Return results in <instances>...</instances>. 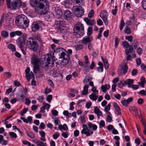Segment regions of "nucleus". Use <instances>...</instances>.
Wrapping results in <instances>:
<instances>
[{
    "mask_svg": "<svg viewBox=\"0 0 146 146\" xmlns=\"http://www.w3.org/2000/svg\"><path fill=\"white\" fill-rule=\"evenodd\" d=\"M65 21L62 20H56L54 27L55 29L58 30V31H61L63 30L62 27H63Z\"/></svg>",
    "mask_w": 146,
    "mask_h": 146,
    "instance_id": "10",
    "label": "nucleus"
},
{
    "mask_svg": "<svg viewBox=\"0 0 146 146\" xmlns=\"http://www.w3.org/2000/svg\"><path fill=\"white\" fill-rule=\"evenodd\" d=\"M40 68L38 64L33 65V71L34 73H36L40 70Z\"/></svg>",
    "mask_w": 146,
    "mask_h": 146,
    "instance_id": "31",
    "label": "nucleus"
},
{
    "mask_svg": "<svg viewBox=\"0 0 146 146\" xmlns=\"http://www.w3.org/2000/svg\"><path fill=\"white\" fill-rule=\"evenodd\" d=\"M113 105L116 111V114L117 115L121 114L120 109L117 104L115 102H113Z\"/></svg>",
    "mask_w": 146,
    "mask_h": 146,
    "instance_id": "21",
    "label": "nucleus"
},
{
    "mask_svg": "<svg viewBox=\"0 0 146 146\" xmlns=\"http://www.w3.org/2000/svg\"><path fill=\"white\" fill-rule=\"evenodd\" d=\"M72 10L75 15L78 17H81L84 13V9L81 6H74Z\"/></svg>",
    "mask_w": 146,
    "mask_h": 146,
    "instance_id": "8",
    "label": "nucleus"
},
{
    "mask_svg": "<svg viewBox=\"0 0 146 146\" xmlns=\"http://www.w3.org/2000/svg\"><path fill=\"white\" fill-rule=\"evenodd\" d=\"M10 6L14 9H18L21 7L22 5V2L21 0H13L10 3Z\"/></svg>",
    "mask_w": 146,
    "mask_h": 146,
    "instance_id": "11",
    "label": "nucleus"
},
{
    "mask_svg": "<svg viewBox=\"0 0 146 146\" xmlns=\"http://www.w3.org/2000/svg\"><path fill=\"white\" fill-rule=\"evenodd\" d=\"M66 52V50L62 48L56 49L54 51V52L59 53V58L62 59L61 61L62 63H64V65H66L68 63L70 59L69 55L66 54L65 53Z\"/></svg>",
    "mask_w": 146,
    "mask_h": 146,
    "instance_id": "4",
    "label": "nucleus"
},
{
    "mask_svg": "<svg viewBox=\"0 0 146 146\" xmlns=\"http://www.w3.org/2000/svg\"><path fill=\"white\" fill-rule=\"evenodd\" d=\"M133 38L132 36H126L125 37V39L128 40L130 42H132L133 40Z\"/></svg>",
    "mask_w": 146,
    "mask_h": 146,
    "instance_id": "47",
    "label": "nucleus"
},
{
    "mask_svg": "<svg viewBox=\"0 0 146 146\" xmlns=\"http://www.w3.org/2000/svg\"><path fill=\"white\" fill-rule=\"evenodd\" d=\"M45 125L44 123L43 122L40 123V125L39 127V128L41 129H44L45 128Z\"/></svg>",
    "mask_w": 146,
    "mask_h": 146,
    "instance_id": "55",
    "label": "nucleus"
},
{
    "mask_svg": "<svg viewBox=\"0 0 146 146\" xmlns=\"http://www.w3.org/2000/svg\"><path fill=\"white\" fill-rule=\"evenodd\" d=\"M73 31V33L75 36L76 38H80L84 34L83 25L80 22L77 23L74 26Z\"/></svg>",
    "mask_w": 146,
    "mask_h": 146,
    "instance_id": "5",
    "label": "nucleus"
},
{
    "mask_svg": "<svg viewBox=\"0 0 146 146\" xmlns=\"http://www.w3.org/2000/svg\"><path fill=\"white\" fill-rule=\"evenodd\" d=\"M123 46L125 48V52L127 56L126 60L127 61L131 60V54L132 53L133 51V48L132 45L129 44L126 41L122 42Z\"/></svg>",
    "mask_w": 146,
    "mask_h": 146,
    "instance_id": "7",
    "label": "nucleus"
},
{
    "mask_svg": "<svg viewBox=\"0 0 146 146\" xmlns=\"http://www.w3.org/2000/svg\"><path fill=\"white\" fill-rule=\"evenodd\" d=\"M94 112L96 115L102 114V112L99 109L98 107H94Z\"/></svg>",
    "mask_w": 146,
    "mask_h": 146,
    "instance_id": "34",
    "label": "nucleus"
},
{
    "mask_svg": "<svg viewBox=\"0 0 146 146\" xmlns=\"http://www.w3.org/2000/svg\"><path fill=\"white\" fill-rule=\"evenodd\" d=\"M26 35H23L21 37H19L16 40L17 46L20 48H21L25 44V40L26 38Z\"/></svg>",
    "mask_w": 146,
    "mask_h": 146,
    "instance_id": "13",
    "label": "nucleus"
},
{
    "mask_svg": "<svg viewBox=\"0 0 146 146\" xmlns=\"http://www.w3.org/2000/svg\"><path fill=\"white\" fill-rule=\"evenodd\" d=\"M94 15V11L93 9H91L89 11L88 14V17L90 18H91L93 17Z\"/></svg>",
    "mask_w": 146,
    "mask_h": 146,
    "instance_id": "39",
    "label": "nucleus"
},
{
    "mask_svg": "<svg viewBox=\"0 0 146 146\" xmlns=\"http://www.w3.org/2000/svg\"><path fill=\"white\" fill-rule=\"evenodd\" d=\"M92 87H93L91 89V91L93 92L94 93L98 94V91L96 90V88L95 87H94V86Z\"/></svg>",
    "mask_w": 146,
    "mask_h": 146,
    "instance_id": "60",
    "label": "nucleus"
},
{
    "mask_svg": "<svg viewBox=\"0 0 146 146\" xmlns=\"http://www.w3.org/2000/svg\"><path fill=\"white\" fill-rule=\"evenodd\" d=\"M39 59L38 58L37 56L35 54H33L31 58V63L32 65H37L39 64Z\"/></svg>",
    "mask_w": 146,
    "mask_h": 146,
    "instance_id": "16",
    "label": "nucleus"
},
{
    "mask_svg": "<svg viewBox=\"0 0 146 146\" xmlns=\"http://www.w3.org/2000/svg\"><path fill=\"white\" fill-rule=\"evenodd\" d=\"M52 96L51 95H49L47 96L46 100L49 102H50L52 100Z\"/></svg>",
    "mask_w": 146,
    "mask_h": 146,
    "instance_id": "59",
    "label": "nucleus"
},
{
    "mask_svg": "<svg viewBox=\"0 0 146 146\" xmlns=\"http://www.w3.org/2000/svg\"><path fill=\"white\" fill-rule=\"evenodd\" d=\"M100 16L103 20L105 25H107L108 14L107 11L106 10L103 11L100 14Z\"/></svg>",
    "mask_w": 146,
    "mask_h": 146,
    "instance_id": "14",
    "label": "nucleus"
},
{
    "mask_svg": "<svg viewBox=\"0 0 146 146\" xmlns=\"http://www.w3.org/2000/svg\"><path fill=\"white\" fill-rule=\"evenodd\" d=\"M39 0H30V5L33 7L36 8Z\"/></svg>",
    "mask_w": 146,
    "mask_h": 146,
    "instance_id": "23",
    "label": "nucleus"
},
{
    "mask_svg": "<svg viewBox=\"0 0 146 146\" xmlns=\"http://www.w3.org/2000/svg\"><path fill=\"white\" fill-rule=\"evenodd\" d=\"M117 6H115V9H113L112 10L111 13L113 15H116L117 12Z\"/></svg>",
    "mask_w": 146,
    "mask_h": 146,
    "instance_id": "53",
    "label": "nucleus"
},
{
    "mask_svg": "<svg viewBox=\"0 0 146 146\" xmlns=\"http://www.w3.org/2000/svg\"><path fill=\"white\" fill-rule=\"evenodd\" d=\"M93 30L92 27H88V30L87 35L88 36H90L92 33Z\"/></svg>",
    "mask_w": 146,
    "mask_h": 146,
    "instance_id": "35",
    "label": "nucleus"
},
{
    "mask_svg": "<svg viewBox=\"0 0 146 146\" xmlns=\"http://www.w3.org/2000/svg\"><path fill=\"white\" fill-rule=\"evenodd\" d=\"M29 21L27 17L23 14L18 15L15 19V23L19 27L25 29L29 25Z\"/></svg>",
    "mask_w": 146,
    "mask_h": 146,
    "instance_id": "2",
    "label": "nucleus"
},
{
    "mask_svg": "<svg viewBox=\"0 0 146 146\" xmlns=\"http://www.w3.org/2000/svg\"><path fill=\"white\" fill-rule=\"evenodd\" d=\"M111 106V104H109L104 108V111H105L108 112V111L110 110Z\"/></svg>",
    "mask_w": 146,
    "mask_h": 146,
    "instance_id": "54",
    "label": "nucleus"
},
{
    "mask_svg": "<svg viewBox=\"0 0 146 146\" xmlns=\"http://www.w3.org/2000/svg\"><path fill=\"white\" fill-rule=\"evenodd\" d=\"M35 39H36V40H38L39 42L41 43L44 44V43L43 42V40L41 39L40 37L39 36H37L35 38Z\"/></svg>",
    "mask_w": 146,
    "mask_h": 146,
    "instance_id": "58",
    "label": "nucleus"
},
{
    "mask_svg": "<svg viewBox=\"0 0 146 146\" xmlns=\"http://www.w3.org/2000/svg\"><path fill=\"white\" fill-rule=\"evenodd\" d=\"M27 135L31 138L33 139L35 138L34 134L32 132L27 131Z\"/></svg>",
    "mask_w": 146,
    "mask_h": 146,
    "instance_id": "41",
    "label": "nucleus"
},
{
    "mask_svg": "<svg viewBox=\"0 0 146 146\" xmlns=\"http://www.w3.org/2000/svg\"><path fill=\"white\" fill-rule=\"evenodd\" d=\"M110 88V86L109 85L107 84H105L101 86V89L103 92H106L107 90H108Z\"/></svg>",
    "mask_w": 146,
    "mask_h": 146,
    "instance_id": "26",
    "label": "nucleus"
},
{
    "mask_svg": "<svg viewBox=\"0 0 146 146\" xmlns=\"http://www.w3.org/2000/svg\"><path fill=\"white\" fill-rule=\"evenodd\" d=\"M99 126L100 128H101L102 127H104L105 126V123L104 120H102L100 121L99 124Z\"/></svg>",
    "mask_w": 146,
    "mask_h": 146,
    "instance_id": "56",
    "label": "nucleus"
},
{
    "mask_svg": "<svg viewBox=\"0 0 146 146\" xmlns=\"http://www.w3.org/2000/svg\"><path fill=\"white\" fill-rule=\"evenodd\" d=\"M89 86L88 84H85L83 87V90L81 93V94L83 95H85L88 93V88Z\"/></svg>",
    "mask_w": 146,
    "mask_h": 146,
    "instance_id": "24",
    "label": "nucleus"
},
{
    "mask_svg": "<svg viewBox=\"0 0 146 146\" xmlns=\"http://www.w3.org/2000/svg\"><path fill=\"white\" fill-rule=\"evenodd\" d=\"M83 47V46L82 44H80L79 45H76L74 46V48L77 50L82 49Z\"/></svg>",
    "mask_w": 146,
    "mask_h": 146,
    "instance_id": "37",
    "label": "nucleus"
},
{
    "mask_svg": "<svg viewBox=\"0 0 146 146\" xmlns=\"http://www.w3.org/2000/svg\"><path fill=\"white\" fill-rule=\"evenodd\" d=\"M25 97V95L23 94H21V95L19 96H18V98L19 101H21L22 102H23Z\"/></svg>",
    "mask_w": 146,
    "mask_h": 146,
    "instance_id": "44",
    "label": "nucleus"
},
{
    "mask_svg": "<svg viewBox=\"0 0 146 146\" xmlns=\"http://www.w3.org/2000/svg\"><path fill=\"white\" fill-rule=\"evenodd\" d=\"M28 110V109L27 108H23L21 111L20 114L22 116L24 115V114Z\"/></svg>",
    "mask_w": 146,
    "mask_h": 146,
    "instance_id": "49",
    "label": "nucleus"
},
{
    "mask_svg": "<svg viewBox=\"0 0 146 146\" xmlns=\"http://www.w3.org/2000/svg\"><path fill=\"white\" fill-rule=\"evenodd\" d=\"M135 142L138 145H139L140 143V141L139 138H137L135 140Z\"/></svg>",
    "mask_w": 146,
    "mask_h": 146,
    "instance_id": "64",
    "label": "nucleus"
},
{
    "mask_svg": "<svg viewBox=\"0 0 146 146\" xmlns=\"http://www.w3.org/2000/svg\"><path fill=\"white\" fill-rule=\"evenodd\" d=\"M55 57L52 56L49 53L46 54L44 58V61H42L41 63L40 66L42 68L46 70L48 69L49 66L52 67L54 64V61H55Z\"/></svg>",
    "mask_w": 146,
    "mask_h": 146,
    "instance_id": "3",
    "label": "nucleus"
},
{
    "mask_svg": "<svg viewBox=\"0 0 146 146\" xmlns=\"http://www.w3.org/2000/svg\"><path fill=\"white\" fill-rule=\"evenodd\" d=\"M39 133L41 136L40 139L43 141H45L46 139L45 138V133L43 131H40Z\"/></svg>",
    "mask_w": 146,
    "mask_h": 146,
    "instance_id": "28",
    "label": "nucleus"
},
{
    "mask_svg": "<svg viewBox=\"0 0 146 146\" xmlns=\"http://www.w3.org/2000/svg\"><path fill=\"white\" fill-rule=\"evenodd\" d=\"M123 70V74L124 75L127 72L128 67L126 63H125L123 65V66L121 68Z\"/></svg>",
    "mask_w": 146,
    "mask_h": 146,
    "instance_id": "29",
    "label": "nucleus"
},
{
    "mask_svg": "<svg viewBox=\"0 0 146 146\" xmlns=\"http://www.w3.org/2000/svg\"><path fill=\"white\" fill-rule=\"evenodd\" d=\"M93 40V38L92 36H90L85 37L83 38L81 40V42L84 44H87L91 42Z\"/></svg>",
    "mask_w": 146,
    "mask_h": 146,
    "instance_id": "15",
    "label": "nucleus"
},
{
    "mask_svg": "<svg viewBox=\"0 0 146 146\" xmlns=\"http://www.w3.org/2000/svg\"><path fill=\"white\" fill-rule=\"evenodd\" d=\"M35 143L36 144L37 146H46L44 145V143L42 141H37V142H35Z\"/></svg>",
    "mask_w": 146,
    "mask_h": 146,
    "instance_id": "45",
    "label": "nucleus"
},
{
    "mask_svg": "<svg viewBox=\"0 0 146 146\" xmlns=\"http://www.w3.org/2000/svg\"><path fill=\"white\" fill-rule=\"evenodd\" d=\"M48 83L49 85L50 86V87H52L53 88H54V85L52 80L50 79H48Z\"/></svg>",
    "mask_w": 146,
    "mask_h": 146,
    "instance_id": "51",
    "label": "nucleus"
},
{
    "mask_svg": "<svg viewBox=\"0 0 146 146\" xmlns=\"http://www.w3.org/2000/svg\"><path fill=\"white\" fill-rule=\"evenodd\" d=\"M125 23L124 22V20L123 19L121 20L120 26V29L121 31L123 29V28L125 26Z\"/></svg>",
    "mask_w": 146,
    "mask_h": 146,
    "instance_id": "40",
    "label": "nucleus"
},
{
    "mask_svg": "<svg viewBox=\"0 0 146 146\" xmlns=\"http://www.w3.org/2000/svg\"><path fill=\"white\" fill-rule=\"evenodd\" d=\"M82 127L83 129L81 131L82 134H85L86 136L88 137L93 133V132L91 129L90 130L88 128L86 124L82 125Z\"/></svg>",
    "mask_w": 146,
    "mask_h": 146,
    "instance_id": "12",
    "label": "nucleus"
},
{
    "mask_svg": "<svg viewBox=\"0 0 146 146\" xmlns=\"http://www.w3.org/2000/svg\"><path fill=\"white\" fill-rule=\"evenodd\" d=\"M43 23L42 21H38L33 22L31 26V28L33 32L38 31L41 28Z\"/></svg>",
    "mask_w": 146,
    "mask_h": 146,
    "instance_id": "9",
    "label": "nucleus"
},
{
    "mask_svg": "<svg viewBox=\"0 0 146 146\" xmlns=\"http://www.w3.org/2000/svg\"><path fill=\"white\" fill-rule=\"evenodd\" d=\"M139 44L138 41L136 39H134L131 42V45L134 49L137 48V47L138 46Z\"/></svg>",
    "mask_w": 146,
    "mask_h": 146,
    "instance_id": "25",
    "label": "nucleus"
},
{
    "mask_svg": "<svg viewBox=\"0 0 146 146\" xmlns=\"http://www.w3.org/2000/svg\"><path fill=\"white\" fill-rule=\"evenodd\" d=\"M63 15L64 17L66 20H69L72 17V14L70 11L66 10L64 11Z\"/></svg>",
    "mask_w": 146,
    "mask_h": 146,
    "instance_id": "17",
    "label": "nucleus"
},
{
    "mask_svg": "<svg viewBox=\"0 0 146 146\" xmlns=\"http://www.w3.org/2000/svg\"><path fill=\"white\" fill-rule=\"evenodd\" d=\"M124 31V32L127 34H130L131 33V30L129 27L128 26H126L125 27Z\"/></svg>",
    "mask_w": 146,
    "mask_h": 146,
    "instance_id": "36",
    "label": "nucleus"
},
{
    "mask_svg": "<svg viewBox=\"0 0 146 146\" xmlns=\"http://www.w3.org/2000/svg\"><path fill=\"white\" fill-rule=\"evenodd\" d=\"M49 7V3L46 0H39L36 8H35V11L40 15H44L47 13Z\"/></svg>",
    "mask_w": 146,
    "mask_h": 146,
    "instance_id": "1",
    "label": "nucleus"
},
{
    "mask_svg": "<svg viewBox=\"0 0 146 146\" xmlns=\"http://www.w3.org/2000/svg\"><path fill=\"white\" fill-rule=\"evenodd\" d=\"M121 102L122 105L125 107L128 106V104L126 100H124L121 101Z\"/></svg>",
    "mask_w": 146,
    "mask_h": 146,
    "instance_id": "48",
    "label": "nucleus"
},
{
    "mask_svg": "<svg viewBox=\"0 0 146 146\" xmlns=\"http://www.w3.org/2000/svg\"><path fill=\"white\" fill-rule=\"evenodd\" d=\"M9 134L11 137H13L14 138H16L17 137L16 134L13 132H9Z\"/></svg>",
    "mask_w": 146,
    "mask_h": 146,
    "instance_id": "43",
    "label": "nucleus"
},
{
    "mask_svg": "<svg viewBox=\"0 0 146 146\" xmlns=\"http://www.w3.org/2000/svg\"><path fill=\"white\" fill-rule=\"evenodd\" d=\"M1 35L4 37L6 38L9 36V34L7 32L5 31H3L1 32Z\"/></svg>",
    "mask_w": 146,
    "mask_h": 146,
    "instance_id": "38",
    "label": "nucleus"
},
{
    "mask_svg": "<svg viewBox=\"0 0 146 146\" xmlns=\"http://www.w3.org/2000/svg\"><path fill=\"white\" fill-rule=\"evenodd\" d=\"M133 83V80L128 79L124 81V83L122 84V86H123L127 85L128 87H130L132 86Z\"/></svg>",
    "mask_w": 146,
    "mask_h": 146,
    "instance_id": "19",
    "label": "nucleus"
},
{
    "mask_svg": "<svg viewBox=\"0 0 146 146\" xmlns=\"http://www.w3.org/2000/svg\"><path fill=\"white\" fill-rule=\"evenodd\" d=\"M52 113L54 115L56 116L58 115V112L56 110H52Z\"/></svg>",
    "mask_w": 146,
    "mask_h": 146,
    "instance_id": "63",
    "label": "nucleus"
},
{
    "mask_svg": "<svg viewBox=\"0 0 146 146\" xmlns=\"http://www.w3.org/2000/svg\"><path fill=\"white\" fill-rule=\"evenodd\" d=\"M7 47L9 49L13 52H15L16 50L15 46L12 44H9Z\"/></svg>",
    "mask_w": 146,
    "mask_h": 146,
    "instance_id": "33",
    "label": "nucleus"
},
{
    "mask_svg": "<svg viewBox=\"0 0 146 146\" xmlns=\"http://www.w3.org/2000/svg\"><path fill=\"white\" fill-rule=\"evenodd\" d=\"M138 72V70L135 69H133L131 72V75L132 76L136 75Z\"/></svg>",
    "mask_w": 146,
    "mask_h": 146,
    "instance_id": "52",
    "label": "nucleus"
},
{
    "mask_svg": "<svg viewBox=\"0 0 146 146\" xmlns=\"http://www.w3.org/2000/svg\"><path fill=\"white\" fill-rule=\"evenodd\" d=\"M130 111L131 113L134 116H137L138 114V109L137 107L135 106L130 107L129 108Z\"/></svg>",
    "mask_w": 146,
    "mask_h": 146,
    "instance_id": "18",
    "label": "nucleus"
},
{
    "mask_svg": "<svg viewBox=\"0 0 146 146\" xmlns=\"http://www.w3.org/2000/svg\"><path fill=\"white\" fill-rule=\"evenodd\" d=\"M141 3L142 8L144 10H146V0H142Z\"/></svg>",
    "mask_w": 146,
    "mask_h": 146,
    "instance_id": "46",
    "label": "nucleus"
},
{
    "mask_svg": "<svg viewBox=\"0 0 146 146\" xmlns=\"http://www.w3.org/2000/svg\"><path fill=\"white\" fill-rule=\"evenodd\" d=\"M137 52L138 54H140L142 53V49L140 47L138 48L137 49Z\"/></svg>",
    "mask_w": 146,
    "mask_h": 146,
    "instance_id": "62",
    "label": "nucleus"
},
{
    "mask_svg": "<svg viewBox=\"0 0 146 146\" xmlns=\"http://www.w3.org/2000/svg\"><path fill=\"white\" fill-rule=\"evenodd\" d=\"M63 38L67 41H69V40H70L71 37L69 35V34H68L67 35L66 34L65 35L63 36Z\"/></svg>",
    "mask_w": 146,
    "mask_h": 146,
    "instance_id": "42",
    "label": "nucleus"
},
{
    "mask_svg": "<svg viewBox=\"0 0 146 146\" xmlns=\"http://www.w3.org/2000/svg\"><path fill=\"white\" fill-rule=\"evenodd\" d=\"M55 12L56 16L59 17H60L62 14L61 10L58 7L55 8Z\"/></svg>",
    "mask_w": 146,
    "mask_h": 146,
    "instance_id": "22",
    "label": "nucleus"
},
{
    "mask_svg": "<svg viewBox=\"0 0 146 146\" xmlns=\"http://www.w3.org/2000/svg\"><path fill=\"white\" fill-rule=\"evenodd\" d=\"M144 102V100L143 98H140L137 101V103L139 105H141Z\"/></svg>",
    "mask_w": 146,
    "mask_h": 146,
    "instance_id": "57",
    "label": "nucleus"
},
{
    "mask_svg": "<svg viewBox=\"0 0 146 146\" xmlns=\"http://www.w3.org/2000/svg\"><path fill=\"white\" fill-rule=\"evenodd\" d=\"M120 41V40L118 38L116 37L115 40V46L116 48H117L118 46V44H119V42Z\"/></svg>",
    "mask_w": 146,
    "mask_h": 146,
    "instance_id": "50",
    "label": "nucleus"
},
{
    "mask_svg": "<svg viewBox=\"0 0 146 146\" xmlns=\"http://www.w3.org/2000/svg\"><path fill=\"white\" fill-rule=\"evenodd\" d=\"M84 20L87 24L89 26H93L95 23V21L94 20L86 18L84 19Z\"/></svg>",
    "mask_w": 146,
    "mask_h": 146,
    "instance_id": "20",
    "label": "nucleus"
},
{
    "mask_svg": "<svg viewBox=\"0 0 146 146\" xmlns=\"http://www.w3.org/2000/svg\"><path fill=\"white\" fill-rule=\"evenodd\" d=\"M87 124L89 127H92L93 130H96L97 129V126L96 125L93 124L90 122L88 123Z\"/></svg>",
    "mask_w": 146,
    "mask_h": 146,
    "instance_id": "32",
    "label": "nucleus"
},
{
    "mask_svg": "<svg viewBox=\"0 0 146 146\" xmlns=\"http://www.w3.org/2000/svg\"><path fill=\"white\" fill-rule=\"evenodd\" d=\"M75 104V102H71L70 104V109L71 110H72L74 109L73 105Z\"/></svg>",
    "mask_w": 146,
    "mask_h": 146,
    "instance_id": "61",
    "label": "nucleus"
},
{
    "mask_svg": "<svg viewBox=\"0 0 146 146\" xmlns=\"http://www.w3.org/2000/svg\"><path fill=\"white\" fill-rule=\"evenodd\" d=\"M98 94L93 93L91 94L89 96V98L91 100L96 101L98 98V96L96 95V94Z\"/></svg>",
    "mask_w": 146,
    "mask_h": 146,
    "instance_id": "27",
    "label": "nucleus"
},
{
    "mask_svg": "<svg viewBox=\"0 0 146 146\" xmlns=\"http://www.w3.org/2000/svg\"><path fill=\"white\" fill-rule=\"evenodd\" d=\"M26 44L27 47L33 51H37L38 44L35 37H31L28 38Z\"/></svg>",
    "mask_w": 146,
    "mask_h": 146,
    "instance_id": "6",
    "label": "nucleus"
},
{
    "mask_svg": "<svg viewBox=\"0 0 146 146\" xmlns=\"http://www.w3.org/2000/svg\"><path fill=\"white\" fill-rule=\"evenodd\" d=\"M74 3L78 4L82 6L84 3V0H72Z\"/></svg>",
    "mask_w": 146,
    "mask_h": 146,
    "instance_id": "30",
    "label": "nucleus"
}]
</instances>
